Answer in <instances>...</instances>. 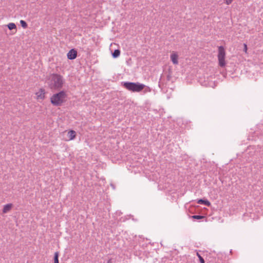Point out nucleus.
Returning a JSON list of instances; mask_svg holds the SVG:
<instances>
[{"label": "nucleus", "mask_w": 263, "mask_h": 263, "mask_svg": "<svg viewBox=\"0 0 263 263\" xmlns=\"http://www.w3.org/2000/svg\"><path fill=\"white\" fill-rule=\"evenodd\" d=\"M47 84L51 89H58L61 88L64 84L63 77L59 74L53 73L49 76Z\"/></svg>", "instance_id": "f257e3e1"}, {"label": "nucleus", "mask_w": 263, "mask_h": 263, "mask_svg": "<svg viewBox=\"0 0 263 263\" xmlns=\"http://www.w3.org/2000/svg\"><path fill=\"white\" fill-rule=\"evenodd\" d=\"M67 95L64 91L53 94L50 98L51 103L55 106H61L66 101Z\"/></svg>", "instance_id": "f03ea898"}, {"label": "nucleus", "mask_w": 263, "mask_h": 263, "mask_svg": "<svg viewBox=\"0 0 263 263\" xmlns=\"http://www.w3.org/2000/svg\"><path fill=\"white\" fill-rule=\"evenodd\" d=\"M123 86L129 91L132 92H140L145 87V85L140 83L124 82Z\"/></svg>", "instance_id": "7ed1b4c3"}, {"label": "nucleus", "mask_w": 263, "mask_h": 263, "mask_svg": "<svg viewBox=\"0 0 263 263\" xmlns=\"http://www.w3.org/2000/svg\"><path fill=\"white\" fill-rule=\"evenodd\" d=\"M226 52L224 48L221 46H219L218 47L217 58L218 65L221 67H224L226 65Z\"/></svg>", "instance_id": "20e7f679"}, {"label": "nucleus", "mask_w": 263, "mask_h": 263, "mask_svg": "<svg viewBox=\"0 0 263 263\" xmlns=\"http://www.w3.org/2000/svg\"><path fill=\"white\" fill-rule=\"evenodd\" d=\"M46 92L44 88H40L35 93V99L37 101H43L46 98Z\"/></svg>", "instance_id": "39448f33"}, {"label": "nucleus", "mask_w": 263, "mask_h": 263, "mask_svg": "<svg viewBox=\"0 0 263 263\" xmlns=\"http://www.w3.org/2000/svg\"><path fill=\"white\" fill-rule=\"evenodd\" d=\"M64 133L66 134V137L64 139L65 141L73 140L77 136L76 132L72 129L66 130Z\"/></svg>", "instance_id": "423d86ee"}, {"label": "nucleus", "mask_w": 263, "mask_h": 263, "mask_svg": "<svg viewBox=\"0 0 263 263\" xmlns=\"http://www.w3.org/2000/svg\"><path fill=\"white\" fill-rule=\"evenodd\" d=\"M170 59L173 64L178 65L179 63V54L176 51H172L170 55Z\"/></svg>", "instance_id": "0eeeda50"}, {"label": "nucleus", "mask_w": 263, "mask_h": 263, "mask_svg": "<svg viewBox=\"0 0 263 263\" xmlns=\"http://www.w3.org/2000/svg\"><path fill=\"white\" fill-rule=\"evenodd\" d=\"M77 50L74 49H72L68 52L67 57L69 60H74L77 58Z\"/></svg>", "instance_id": "6e6552de"}, {"label": "nucleus", "mask_w": 263, "mask_h": 263, "mask_svg": "<svg viewBox=\"0 0 263 263\" xmlns=\"http://www.w3.org/2000/svg\"><path fill=\"white\" fill-rule=\"evenodd\" d=\"M13 208L12 203H8L4 205L2 209L3 213L6 214L10 212Z\"/></svg>", "instance_id": "1a4fd4ad"}, {"label": "nucleus", "mask_w": 263, "mask_h": 263, "mask_svg": "<svg viewBox=\"0 0 263 263\" xmlns=\"http://www.w3.org/2000/svg\"><path fill=\"white\" fill-rule=\"evenodd\" d=\"M197 203L199 204H204L208 206L211 205V203L208 200H204L203 199H199L198 200Z\"/></svg>", "instance_id": "9d476101"}, {"label": "nucleus", "mask_w": 263, "mask_h": 263, "mask_svg": "<svg viewBox=\"0 0 263 263\" xmlns=\"http://www.w3.org/2000/svg\"><path fill=\"white\" fill-rule=\"evenodd\" d=\"M120 54V51L119 49H116L112 53V55L114 58L118 57Z\"/></svg>", "instance_id": "9b49d317"}, {"label": "nucleus", "mask_w": 263, "mask_h": 263, "mask_svg": "<svg viewBox=\"0 0 263 263\" xmlns=\"http://www.w3.org/2000/svg\"><path fill=\"white\" fill-rule=\"evenodd\" d=\"M58 257H59V253L58 252H56L54 253V263H59Z\"/></svg>", "instance_id": "f8f14e48"}, {"label": "nucleus", "mask_w": 263, "mask_h": 263, "mask_svg": "<svg viewBox=\"0 0 263 263\" xmlns=\"http://www.w3.org/2000/svg\"><path fill=\"white\" fill-rule=\"evenodd\" d=\"M8 27L10 30H12L16 28V26L14 23H9L8 25Z\"/></svg>", "instance_id": "ddd939ff"}, {"label": "nucleus", "mask_w": 263, "mask_h": 263, "mask_svg": "<svg viewBox=\"0 0 263 263\" xmlns=\"http://www.w3.org/2000/svg\"><path fill=\"white\" fill-rule=\"evenodd\" d=\"M20 23L22 27L24 28H26L27 27V24L24 21L21 20L20 21Z\"/></svg>", "instance_id": "4468645a"}, {"label": "nucleus", "mask_w": 263, "mask_h": 263, "mask_svg": "<svg viewBox=\"0 0 263 263\" xmlns=\"http://www.w3.org/2000/svg\"><path fill=\"white\" fill-rule=\"evenodd\" d=\"M192 218L193 219H201L204 218V217L203 216H200V215H194V216H192Z\"/></svg>", "instance_id": "2eb2a0df"}, {"label": "nucleus", "mask_w": 263, "mask_h": 263, "mask_svg": "<svg viewBox=\"0 0 263 263\" xmlns=\"http://www.w3.org/2000/svg\"><path fill=\"white\" fill-rule=\"evenodd\" d=\"M196 254L199 259L200 263H204V260L203 258L201 256V255L198 253V252H197Z\"/></svg>", "instance_id": "dca6fc26"}, {"label": "nucleus", "mask_w": 263, "mask_h": 263, "mask_svg": "<svg viewBox=\"0 0 263 263\" xmlns=\"http://www.w3.org/2000/svg\"><path fill=\"white\" fill-rule=\"evenodd\" d=\"M224 1L227 5L230 4L232 1V0H224Z\"/></svg>", "instance_id": "f3484780"}, {"label": "nucleus", "mask_w": 263, "mask_h": 263, "mask_svg": "<svg viewBox=\"0 0 263 263\" xmlns=\"http://www.w3.org/2000/svg\"><path fill=\"white\" fill-rule=\"evenodd\" d=\"M244 51L245 53H247V46L246 44H244Z\"/></svg>", "instance_id": "a211bd4d"}]
</instances>
